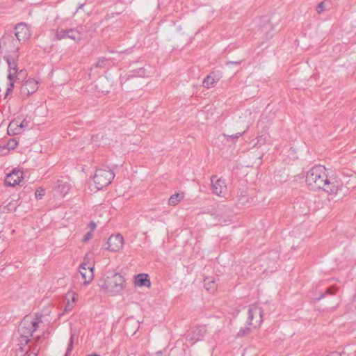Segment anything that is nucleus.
Listing matches in <instances>:
<instances>
[{"label":"nucleus","instance_id":"obj_1","mask_svg":"<svg viewBox=\"0 0 356 356\" xmlns=\"http://www.w3.org/2000/svg\"><path fill=\"white\" fill-rule=\"evenodd\" d=\"M306 183L312 190H323L329 194H337L341 188L340 181L329 178L324 165H316L306 175Z\"/></svg>","mask_w":356,"mask_h":356},{"label":"nucleus","instance_id":"obj_2","mask_svg":"<svg viewBox=\"0 0 356 356\" xmlns=\"http://www.w3.org/2000/svg\"><path fill=\"white\" fill-rule=\"evenodd\" d=\"M16 41L11 35H4L0 40V48H3L6 51L13 52V54L5 55L4 60L6 61L8 68L9 74L8 79L10 81L9 86L6 89V97L11 92L14 88V76L17 72V60L19 55L17 54L19 47L14 44Z\"/></svg>","mask_w":356,"mask_h":356},{"label":"nucleus","instance_id":"obj_3","mask_svg":"<svg viewBox=\"0 0 356 356\" xmlns=\"http://www.w3.org/2000/svg\"><path fill=\"white\" fill-rule=\"evenodd\" d=\"M125 279L119 273L108 272L99 282L104 292L113 296L119 294L124 288Z\"/></svg>","mask_w":356,"mask_h":356},{"label":"nucleus","instance_id":"obj_4","mask_svg":"<svg viewBox=\"0 0 356 356\" xmlns=\"http://www.w3.org/2000/svg\"><path fill=\"white\" fill-rule=\"evenodd\" d=\"M84 32L83 26H78L72 29H56L55 31V39L61 40L64 39H71L76 43H79L82 40V34Z\"/></svg>","mask_w":356,"mask_h":356},{"label":"nucleus","instance_id":"obj_5","mask_svg":"<svg viewBox=\"0 0 356 356\" xmlns=\"http://www.w3.org/2000/svg\"><path fill=\"white\" fill-rule=\"evenodd\" d=\"M115 175L111 169L99 168L93 177L94 182L98 190L107 186L113 179Z\"/></svg>","mask_w":356,"mask_h":356},{"label":"nucleus","instance_id":"obj_6","mask_svg":"<svg viewBox=\"0 0 356 356\" xmlns=\"http://www.w3.org/2000/svg\"><path fill=\"white\" fill-rule=\"evenodd\" d=\"M264 310L256 304L249 306L248 311L247 324L256 328L259 327L263 321Z\"/></svg>","mask_w":356,"mask_h":356},{"label":"nucleus","instance_id":"obj_7","mask_svg":"<svg viewBox=\"0 0 356 356\" xmlns=\"http://www.w3.org/2000/svg\"><path fill=\"white\" fill-rule=\"evenodd\" d=\"M38 327V322L32 321L29 317H25L18 326L19 336L31 337Z\"/></svg>","mask_w":356,"mask_h":356},{"label":"nucleus","instance_id":"obj_8","mask_svg":"<svg viewBox=\"0 0 356 356\" xmlns=\"http://www.w3.org/2000/svg\"><path fill=\"white\" fill-rule=\"evenodd\" d=\"M38 89V81L34 79H27L21 86L20 94L24 98L29 97Z\"/></svg>","mask_w":356,"mask_h":356},{"label":"nucleus","instance_id":"obj_9","mask_svg":"<svg viewBox=\"0 0 356 356\" xmlns=\"http://www.w3.org/2000/svg\"><path fill=\"white\" fill-rule=\"evenodd\" d=\"M15 35L19 42H24L30 38L31 34L26 23H19L15 27Z\"/></svg>","mask_w":356,"mask_h":356},{"label":"nucleus","instance_id":"obj_10","mask_svg":"<svg viewBox=\"0 0 356 356\" xmlns=\"http://www.w3.org/2000/svg\"><path fill=\"white\" fill-rule=\"evenodd\" d=\"M107 244V250L111 252H118L123 246L124 238L120 234L111 235L108 239Z\"/></svg>","mask_w":356,"mask_h":356},{"label":"nucleus","instance_id":"obj_11","mask_svg":"<svg viewBox=\"0 0 356 356\" xmlns=\"http://www.w3.org/2000/svg\"><path fill=\"white\" fill-rule=\"evenodd\" d=\"M23 172L19 170L13 169L8 173L5 179V184L8 186H15L22 181Z\"/></svg>","mask_w":356,"mask_h":356},{"label":"nucleus","instance_id":"obj_12","mask_svg":"<svg viewBox=\"0 0 356 356\" xmlns=\"http://www.w3.org/2000/svg\"><path fill=\"white\" fill-rule=\"evenodd\" d=\"M93 266H88L86 263H82L79 267V273L84 280V284L87 285L91 282L94 277Z\"/></svg>","mask_w":356,"mask_h":356},{"label":"nucleus","instance_id":"obj_13","mask_svg":"<svg viewBox=\"0 0 356 356\" xmlns=\"http://www.w3.org/2000/svg\"><path fill=\"white\" fill-rule=\"evenodd\" d=\"M207 332V329L204 325H200L196 327L187 334L186 339L192 343H195L203 339Z\"/></svg>","mask_w":356,"mask_h":356},{"label":"nucleus","instance_id":"obj_14","mask_svg":"<svg viewBox=\"0 0 356 356\" xmlns=\"http://www.w3.org/2000/svg\"><path fill=\"white\" fill-rule=\"evenodd\" d=\"M214 177H211L212 182V191L217 195H220L223 191L226 189V185L225 181L222 179H218L213 183Z\"/></svg>","mask_w":356,"mask_h":356},{"label":"nucleus","instance_id":"obj_15","mask_svg":"<svg viewBox=\"0 0 356 356\" xmlns=\"http://www.w3.org/2000/svg\"><path fill=\"white\" fill-rule=\"evenodd\" d=\"M67 296L69 298H71L72 300H67L63 314L72 311L78 300V294L75 292L70 291L67 293Z\"/></svg>","mask_w":356,"mask_h":356},{"label":"nucleus","instance_id":"obj_16","mask_svg":"<svg viewBox=\"0 0 356 356\" xmlns=\"http://www.w3.org/2000/svg\"><path fill=\"white\" fill-rule=\"evenodd\" d=\"M134 283L138 286H150L151 282L147 274L140 273L135 277Z\"/></svg>","mask_w":356,"mask_h":356},{"label":"nucleus","instance_id":"obj_17","mask_svg":"<svg viewBox=\"0 0 356 356\" xmlns=\"http://www.w3.org/2000/svg\"><path fill=\"white\" fill-rule=\"evenodd\" d=\"M204 288L211 292H214L217 289V284H216V281L214 277H207L204 280Z\"/></svg>","mask_w":356,"mask_h":356},{"label":"nucleus","instance_id":"obj_18","mask_svg":"<svg viewBox=\"0 0 356 356\" xmlns=\"http://www.w3.org/2000/svg\"><path fill=\"white\" fill-rule=\"evenodd\" d=\"M146 75V70L143 67H140L130 72L128 75V79L130 77H145Z\"/></svg>","mask_w":356,"mask_h":356},{"label":"nucleus","instance_id":"obj_19","mask_svg":"<svg viewBox=\"0 0 356 356\" xmlns=\"http://www.w3.org/2000/svg\"><path fill=\"white\" fill-rule=\"evenodd\" d=\"M184 198V193H175L170 196L168 200L170 205L175 206L177 204Z\"/></svg>","mask_w":356,"mask_h":356},{"label":"nucleus","instance_id":"obj_20","mask_svg":"<svg viewBox=\"0 0 356 356\" xmlns=\"http://www.w3.org/2000/svg\"><path fill=\"white\" fill-rule=\"evenodd\" d=\"M217 81L210 74L206 78L204 79L202 85L204 88H209L213 86Z\"/></svg>","mask_w":356,"mask_h":356},{"label":"nucleus","instance_id":"obj_21","mask_svg":"<svg viewBox=\"0 0 356 356\" xmlns=\"http://www.w3.org/2000/svg\"><path fill=\"white\" fill-rule=\"evenodd\" d=\"M40 350V347L38 346L37 344L32 343L29 346V349L26 351L25 355L26 356H38Z\"/></svg>","mask_w":356,"mask_h":356},{"label":"nucleus","instance_id":"obj_22","mask_svg":"<svg viewBox=\"0 0 356 356\" xmlns=\"http://www.w3.org/2000/svg\"><path fill=\"white\" fill-rule=\"evenodd\" d=\"M18 121L11 122L8 127V133L10 134V131H13V135L19 134Z\"/></svg>","mask_w":356,"mask_h":356},{"label":"nucleus","instance_id":"obj_23","mask_svg":"<svg viewBox=\"0 0 356 356\" xmlns=\"http://www.w3.org/2000/svg\"><path fill=\"white\" fill-rule=\"evenodd\" d=\"M336 288L334 286H330L327 289L325 293H322L318 298H316V300L319 301L321 299L324 298L327 294L328 295H334L336 293Z\"/></svg>","mask_w":356,"mask_h":356},{"label":"nucleus","instance_id":"obj_24","mask_svg":"<svg viewBox=\"0 0 356 356\" xmlns=\"http://www.w3.org/2000/svg\"><path fill=\"white\" fill-rule=\"evenodd\" d=\"M30 337H28L27 336L22 337L19 336V346H20V349L23 350L24 347L26 346L29 342H30Z\"/></svg>","mask_w":356,"mask_h":356},{"label":"nucleus","instance_id":"obj_25","mask_svg":"<svg viewBox=\"0 0 356 356\" xmlns=\"http://www.w3.org/2000/svg\"><path fill=\"white\" fill-rule=\"evenodd\" d=\"M17 145L18 142L16 140L15 138H10V140H8L6 147L5 148L7 149L8 150L14 149L17 147Z\"/></svg>","mask_w":356,"mask_h":356},{"label":"nucleus","instance_id":"obj_26","mask_svg":"<svg viewBox=\"0 0 356 356\" xmlns=\"http://www.w3.org/2000/svg\"><path fill=\"white\" fill-rule=\"evenodd\" d=\"M245 133V131H243V132L237 133V134H233V135H227V136L225 134H224V135H225V136L227 137L228 140H229L232 142H234L239 137L242 136Z\"/></svg>","mask_w":356,"mask_h":356},{"label":"nucleus","instance_id":"obj_27","mask_svg":"<svg viewBox=\"0 0 356 356\" xmlns=\"http://www.w3.org/2000/svg\"><path fill=\"white\" fill-rule=\"evenodd\" d=\"M73 343H74V334H72L70 336V341H69L65 356H68L69 354L71 353V351L72 350V348H73Z\"/></svg>","mask_w":356,"mask_h":356},{"label":"nucleus","instance_id":"obj_28","mask_svg":"<svg viewBox=\"0 0 356 356\" xmlns=\"http://www.w3.org/2000/svg\"><path fill=\"white\" fill-rule=\"evenodd\" d=\"M44 194H45L44 189H43L41 187H39L36 189L35 193V198L37 200H40L42 198V197L44 195Z\"/></svg>","mask_w":356,"mask_h":356},{"label":"nucleus","instance_id":"obj_29","mask_svg":"<svg viewBox=\"0 0 356 356\" xmlns=\"http://www.w3.org/2000/svg\"><path fill=\"white\" fill-rule=\"evenodd\" d=\"M19 128V134L22 132L24 129H28L29 127V122L26 120H23L22 122H18Z\"/></svg>","mask_w":356,"mask_h":356},{"label":"nucleus","instance_id":"obj_30","mask_svg":"<svg viewBox=\"0 0 356 356\" xmlns=\"http://www.w3.org/2000/svg\"><path fill=\"white\" fill-rule=\"evenodd\" d=\"M107 61H108V60L106 58H99L98 61L95 64V66L97 67L103 68V67H105Z\"/></svg>","mask_w":356,"mask_h":356},{"label":"nucleus","instance_id":"obj_31","mask_svg":"<svg viewBox=\"0 0 356 356\" xmlns=\"http://www.w3.org/2000/svg\"><path fill=\"white\" fill-rule=\"evenodd\" d=\"M325 3V1H321V3H319L318 4V6H316V12L318 14H321L325 10V7H324Z\"/></svg>","mask_w":356,"mask_h":356},{"label":"nucleus","instance_id":"obj_32","mask_svg":"<svg viewBox=\"0 0 356 356\" xmlns=\"http://www.w3.org/2000/svg\"><path fill=\"white\" fill-rule=\"evenodd\" d=\"M266 141V136L261 135L257 137V144L259 145H262L265 144Z\"/></svg>","mask_w":356,"mask_h":356},{"label":"nucleus","instance_id":"obj_33","mask_svg":"<svg viewBox=\"0 0 356 356\" xmlns=\"http://www.w3.org/2000/svg\"><path fill=\"white\" fill-rule=\"evenodd\" d=\"M250 330V327H245L243 328H241L238 333V335L243 336V335L246 334L249 332Z\"/></svg>","mask_w":356,"mask_h":356},{"label":"nucleus","instance_id":"obj_34","mask_svg":"<svg viewBox=\"0 0 356 356\" xmlns=\"http://www.w3.org/2000/svg\"><path fill=\"white\" fill-rule=\"evenodd\" d=\"M92 231L88 232H87V233L84 235V236H83V242H87V241H88L89 240H90V239L92 238Z\"/></svg>","mask_w":356,"mask_h":356},{"label":"nucleus","instance_id":"obj_35","mask_svg":"<svg viewBox=\"0 0 356 356\" xmlns=\"http://www.w3.org/2000/svg\"><path fill=\"white\" fill-rule=\"evenodd\" d=\"M70 191V188L67 185H63L62 188H61V192L64 194V195H66L67 193H68Z\"/></svg>","mask_w":356,"mask_h":356},{"label":"nucleus","instance_id":"obj_36","mask_svg":"<svg viewBox=\"0 0 356 356\" xmlns=\"http://www.w3.org/2000/svg\"><path fill=\"white\" fill-rule=\"evenodd\" d=\"M241 61H229L227 63V65H239L241 64Z\"/></svg>","mask_w":356,"mask_h":356},{"label":"nucleus","instance_id":"obj_37","mask_svg":"<svg viewBox=\"0 0 356 356\" xmlns=\"http://www.w3.org/2000/svg\"><path fill=\"white\" fill-rule=\"evenodd\" d=\"M89 227H90L92 230H93V229H95L96 228V224H95L94 222H90L89 223Z\"/></svg>","mask_w":356,"mask_h":356},{"label":"nucleus","instance_id":"obj_38","mask_svg":"<svg viewBox=\"0 0 356 356\" xmlns=\"http://www.w3.org/2000/svg\"><path fill=\"white\" fill-rule=\"evenodd\" d=\"M156 356H167L165 354L164 355L163 351H159L156 353Z\"/></svg>","mask_w":356,"mask_h":356},{"label":"nucleus","instance_id":"obj_39","mask_svg":"<svg viewBox=\"0 0 356 356\" xmlns=\"http://www.w3.org/2000/svg\"><path fill=\"white\" fill-rule=\"evenodd\" d=\"M309 211V209L302 208V212L306 214Z\"/></svg>","mask_w":356,"mask_h":356},{"label":"nucleus","instance_id":"obj_40","mask_svg":"<svg viewBox=\"0 0 356 356\" xmlns=\"http://www.w3.org/2000/svg\"><path fill=\"white\" fill-rule=\"evenodd\" d=\"M271 28V25L270 24H267L265 25V29H269Z\"/></svg>","mask_w":356,"mask_h":356},{"label":"nucleus","instance_id":"obj_41","mask_svg":"<svg viewBox=\"0 0 356 356\" xmlns=\"http://www.w3.org/2000/svg\"><path fill=\"white\" fill-rule=\"evenodd\" d=\"M266 37H267V38H271L272 37V34H270L268 32H267L266 33Z\"/></svg>","mask_w":356,"mask_h":356},{"label":"nucleus","instance_id":"obj_42","mask_svg":"<svg viewBox=\"0 0 356 356\" xmlns=\"http://www.w3.org/2000/svg\"><path fill=\"white\" fill-rule=\"evenodd\" d=\"M273 253L274 254H275V257H276V258H278V257H279V254H277V252H273Z\"/></svg>","mask_w":356,"mask_h":356},{"label":"nucleus","instance_id":"obj_43","mask_svg":"<svg viewBox=\"0 0 356 356\" xmlns=\"http://www.w3.org/2000/svg\"><path fill=\"white\" fill-rule=\"evenodd\" d=\"M83 6V4H80L79 6V7L77 8L76 12L78 11L79 9L81 8Z\"/></svg>","mask_w":356,"mask_h":356},{"label":"nucleus","instance_id":"obj_44","mask_svg":"<svg viewBox=\"0 0 356 356\" xmlns=\"http://www.w3.org/2000/svg\"><path fill=\"white\" fill-rule=\"evenodd\" d=\"M87 356H100V355H97V354L94 353V354L88 355H87Z\"/></svg>","mask_w":356,"mask_h":356},{"label":"nucleus","instance_id":"obj_45","mask_svg":"<svg viewBox=\"0 0 356 356\" xmlns=\"http://www.w3.org/2000/svg\"><path fill=\"white\" fill-rule=\"evenodd\" d=\"M40 336H39V337H38L35 339L36 342H37V341H38L40 340Z\"/></svg>","mask_w":356,"mask_h":356},{"label":"nucleus","instance_id":"obj_46","mask_svg":"<svg viewBox=\"0 0 356 356\" xmlns=\"http://www.w3.org/2000/svg\"><path fill=\"white\" fill-rule=\"evenodd\" d=\"M299 204V202H296V204H295V207H298Z\"/></svg>","mask_w":356,"mask_h":356},{"label":"nucleus","instance_id":"obj_47","mask_svg":"<svg viewBox=\"0 0 356 356\" xmlns=\"http://www.w3.org/2000/svg\"><path fill=\"white\" fill-rule=\"evenodd\" d=\"M9 134L10 135L13 134V131H10V133Z\"/></svg>","mask_w":356,"mask_h":356}]
</instances>
